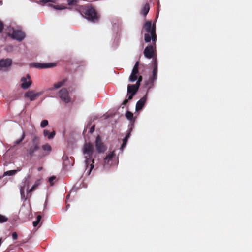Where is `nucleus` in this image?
I'll return each instance as SVG.
<instances>
[{"instance_id":"1","label":"nucleus","mask_w":252,"mask_h":252,"mask_svg":"<svg viewBox=\"0 0 252 252\" xmlns=\"http://www.w3.org/2000/svg\"><path fill=\"white\" fill-rule=\"evenodd\" d=\"M40 138L34 135L29 143L27 152L31 158L36 156L39 159L49 155L52 151V147L48 143L43 145L40 149Z\"/></svg>"},{"instance_id":"2","label":"nucleus","mask_w":252,"mask_h":252,"mask_svg":"<svg viewBox=\"0 0 252 252\" xmlns=\"http://www.w3.org/2000/svg\"><path fill=\"white\" fill-rule=\"evenodd\" d=\"M82 152L85 158V162L86 167L90 166L89 171V174H90L94 167V160L93 157L94 152V145L90 142L85 143L83 145Z\"/></svg>"},{"instance_id":"3","label":"nucleus","mask_w":252,"mask_h":252,"mask_svg":"<svg viewBox=\"0 0 252 252\" xmlns=\"http://www.w3.org/2000/svg\"><path fill=\"white\" fill-rule=\"evenodd\" d=\"M156 26L155 23H152L151 21H146L143 26L142 32H145L144 40L145 42L157 41V34L156 33Z\"/></svg>"},{"instance_id":"4","label":"nucleus","mask_w":252,"mask_h":252,"mask_svg":"<svg viewBox=\"0 0 252 252\" xmlns=\"http://www.w3.org/2000/svg\"><path fill=\"white\" fill-rule=\"evenodd\" d=\"M78 11L85 18L91 22L96 23L99 21V16L95 10L89 5L78 7Z\"/></svg>"},{"instance_id":"5","label":"nucleus","mask_w":252,"mask_h":252,"mask_svg":"<svg viewBox=\"0 0 252 252\" xmlns=\"http://www.w3.org/2000/svg\"><path fill=\"white\" fill-rule=\"evenodd\" d=\"M156 42L152 41V44L148 45L144 49V55L148 59L154 57L156 53Z\"/></svg>"},{"instance_id":"6","label":"nucleus","mask_w":252,"mask_h":252,"mask_svg":"<svg viewBox=\"0 0 252 252\" xmlns=\"http://www.w3.org/2000/svg\"><path fill=\"white\" fill-rule=\"evenodd\" d=\"M59 96L60 99L65 103H68L72 101L69 92L66 88H63L61 89L59 92Z\"/></svg>"},{"instance_id":"7","label":"nucleus","mask_w":252,"mask_h":252,"mask_svg":"<svg viewBox=\"0 0 252 252\" xmlns=\"http://www.w3.org/2000/svg\"><path fill=\"white\" fill-rule=\"evenodd\" d=\"M95 146L98 153H103L106 150V148L99 135L96 138Z\"/></svg>"},{"instance_id":"8","label":"nucleus","mask_w":252,"mask_h":252,"mask_svg":"<svg viewBox=\"0 0 252 252\" xmlns=\"http://www.w3.org/2000/svg\"><path fill=\"white\" fill-rule=\"evenodd\" d=\"M42 94V92L35 93L34 91L31 90L26 92L24 96L25 97L29 98L31 101H33L36 100Z\"/></svg>"},{"instance_id":"9","label":"nucleus","mask_w":252,"mask_h":252,"mask_svg":"<svg viewBox=\"0 0 252 252\" xmlns=\"http://www.w3.org/2000/svg\"><path fill=\"white\" fill-rule=\"evenodd\" d=\"M21 81L22 82L21 86L23 89H27L29 88L32 84V81L31 79L30 75L28 74L26 77H23L21 79Z\"/></svg>"},{"instance_id":"10","label":"nucleus","mask_w":252,"mask_h":252,"mask_svg":"<svg viewBox=\"0 0 252 252\" xmlns=\"http://www.w3.org/2000/svg\"><path fill=\"white\" fill-rule=\"evenodd\" d=\"M11 36L13 39L21 41L24 39L25 34L24 32L20 30H13Z\"/></svg>"},{"instance_id":"11","label":"nucleus","mask_w":252,"mask_h":252,"mask_svg":"<svg viewBox=\"0 0 252 252\" xmlns=\"http://www.w3.org/2000/svg\"><path fill=\"white\" fill-rule=\"evenodd\" d=\"M56 65V64L54 63H33L32 64L33 66L39 69L52 68L55 66Z\"/></svg>"},{"instance_id":"12","label":"nucleus","mask_w":252,"mask_h":252,"mask_svg":"<svg viewBox=\"0 0 252 252\" xmlns=\"http://www.w3.org/2000/svg\"><path fill=\"white\" fill-rule=\"evenodd\" d=\"M152 74L153 76L150 79L152 82H154L157 79L158 74V62L156 57H154L153 59V67Z\"/></svg>"},{"instance_id":"13","label":"nucleus","mask_w":252,"mask_h":252,"mask_svg":"<svg viewBox=\"0 0 252 252\" xmlns=\"http://www.w3.org/2000/svg\"><path fill=\"white\" fill-rule=\"evenodd\" d=\"M147 100V94L138 100L136 105V110H140L144 106Z\"/></svg>"},{"instance_id":"14","label":"nucleus","mask_w":252,"mask_h":252,"mask_svg":"<svg viewBox=\"0 0 252 252\" xmlns=\"http://www.w3.org/2000/svg\"><path fill=\"white\" fill-rule=\"evenodd\" d=\"M29 182L28 179L27 178H25L24 182V185L23 186H21V188H20V194H21V198H22V199H24L25 200H26L27 198V197H25V191H24L25 188V186H27V189H28Z\"/></svg>"},{"instance_id":"15","label":"nucleus","mask_w":252,"mask_h":252,"mask_svg":"<svg viewBox=\"0 0 252 252\" xmlns=\"http://www.w3.org/2000/svg\"><path fill=\"white\" fill-rule=\"evenodd\" d=\"M139 87L135 84H128L127 86V93L135 94L138 90Z\"/></svg>"},{"instance_id":"16","label":"nucleus","mask_w":252,"mask_h":252,"mask_svg":"<svg viewBox=\"0 0 252 252\" xmlns=\"http://www.w3.org/2000/svg\"><path fill=\"white\" fill-rule=\"evenodd\" d=\"M12 60L9 58L0 60V67H6L10 66L12 64Z\"/></svg>"},{"instance_id":"17","label":"nucleus","mask_w":252,"mask_h":252,"mask_svg":"<svg viewBox=\"0 0 252 252\" xmlns=\"http://www.w3.org/2000/svg\"><path fill=\"white\" fill-rule=\"evenodd\" d=\"M67 81L66 79H63V80L59 81L56 83H55L53 85V87L49 88V90L52 91L54 89H57L63 86L66 82Z\"/></svg>"},{"instance_id":"18","label":"nucleus","mask_w":252,"mask_h":252,"mask_svg":"<svg viewBox=\"0 0 252 252\" xmlns=\"http://www.w3.org/2000/svg\"><path fill=\"white\" fill-rule=\"evenodd\" d=\"M150 10L149 3H146L141 10V14L145 17L147 15Z\"/></svg>"},{"instance_id":"19","label":"nucleus","mask_w":252,"mask_h":252,"mask_svg":"<svg viewBox=\"0 0 252 252\" xmlns=\"http://www.w3.org/2000/svg\"><path fill=\"white\" fill-rule=\"evenodd\" d=\"M131 130H132V129H131L126 134V137L123 140V143H122V144L121 145V149L122 150H123L126 147V146L127 144L128 139L130 136V133H131Z\"/></svg>"},{"instance_id":"20","label":"nucleus","mask_w":252,"mask_h":252,"mask_svg":"<svg viewBox=\"0 0 252 252\" xmlns=\"http://www.w3.org/2000/svg\"><path fill=\"white\" fill-rule=\"evenodd\" d=\"M43 135L45 137L47 136L48 139H52L55 135V132L53 131L51 133L47 129H44L43 131Z\"/></svg>"},{"instance_id":"21","label":"nucleus","mask_w":252,"mask_h":252,"mask_svg":"<svg viewBox=\"0 0 252 252\" xmlns=\"http://www.w3.org/2000/svg\"><path fill=\"white\" fill-rule=\"evenodd\" d=\"M67 2L68 5L69 6H77L76 10L78 11V8L79 6H80V5H78V0H67Z\"/></svg>"},{"instance_id":"22","label":"nucleus","mask_w":252,"mask_h":252,"mask_svg":"<svg viewBox=\"0 0 252 252\" xmlns=\"http://www.w3.org/2000/svg\"><path fill=\"white\" fill-rule=\"evenodd\" d=\"M48 6L57 10H62L66 8V7L62 5H53L52 4H49Z\"/></svg>"},{"instance_id":"23","label":"nucleus","mask_w":252,"mask_h":252,"mask_svg":"<svg viewBox=\"0 0 252 252\" xmlns=\"http://www.w3.org/2000/svg\"><path fill=\"white\" fill-rule=\"evenodd\" d=\"M25 138V134L24 132H23L21 137L19 139L16 140L14 142V145L13 146L15 147V146L20 144L22 142V141Z\"/></svg>"},{"instance_id":"24","label":"nucleus","mask_w":252,"mask_h":252,"mask_svg":"<svg viewBox=\"0 0 252 252\" xmlns=\"http://www.w3.org/2000/svg\"><path fill=\"white\" fill-rule=\"evenodd\" d=\"M139 74L136 75V74L131 72V75L129 77V81L134 82L137 80Z\"/></svg>"},{"instance_id":"25","label":"nucleus","mask_w":252,"mask_h":252,"mask_svg":"<svg viewBox=\"0 0 252 252\" xmlns=\"http://www.w3.org/2000/svg\"><path fill=\"white\" fill-rule=\"evenodd\" d=\"M114 157V154L113 153H110L106 156V157L104 158V161L106 162L107 160L108 162L110 160H111Z\"/></svg>"},{"instance_id":"26","label":"nucleus","mask_w":252,"mask_h":252,"mask_svg":"<svg viewBox=\"0 0 252 252\" xmlns=\"http://www.w3.org/2000/svg\"><path fill=\"white\" fill-rule=\"evenodd\" d=\"M17 172L16 170H9L4 173L3 176H11L14 175Z\"/></svg>"},{"instance_id":"27","label":"nucleus","mask_w":252,"mask_h":252,"mask_svg":"<svg viewBox=\"0 0 252 252\" xmlns=\"http://www.w3.org/2000/svg\"><path fill=\"white\" fill-rule=\"evenodd\" d=\"M126 116L128 120L131 121L133 118V114L131 112L127 111L126 114Z\"/></svg>"},{"instance_id":"28","label":"nucleus","mask_w":252,"mask_h":252,"mask_svg":"<svg viewBox=\"0 0 252 252\" xmlns=\"http://www.w3.org/2000/svg\"><path fill=\"white\" fill-rule=\"evenodd\" d=\"M41 219V216L38 215L37 217L36 220L33 222V225L34 227H36V226H37V225L40 222Z\"/></svg>"},{"instance_id":"29","label":"nucleus","mask_w":252,"mask_h":252,"mask_svg":"<svg viewBox=\"0 0 252 252\" xmlns=\"http://www.w3.org/2000/svg\"><path fill=\"white\" fill-rule=\"evenodd\" d=\"M8 218L3 215L0 214V223H3L7 221Z\"/></svg>"},{"instance_id":"30","label":"nucleus","mask_w":252,"mask_h":252,"mask_svg":"<svg viewBox=\"0 0 252 252\" xmlns=\"http://www.w3.org/2000/svg\"><path fill=\"white\" fill-rule=\"evenodd\" d=\"M48 125V121L47 120H43L41 124H40V126L42 128L45 127L47 125Z\"/></svg>"},{"instance_id":"31","label":"nucleus","mask_w":252,"mask_h":252,"mask_svg":"<svg viewBox=\"0 0 252 252\" xmlns=\"http://www.w3.org/2000/svg\"><path fill=\"white\" fill-rule=\"evenodd\" d=\"M37 185H36V184L34 185L31 188V189L29 190H28V191L27 192V196H28L30 193H31L33 191H34L37 188Z\"/></svg>"},{"instance_id":"32","label":"nucleus","mask_w":252,"mask_h":252,"mask_svg":"<svg viewBox=\"0 0 252 252\" xmlns=\"http://www.w3.org/2000/svg\"><path fill=\"white\" fill-rule=\"evenodd\" d=\"M57 0H41V2L43 4H46L48 2L56 3Z\"/></svg>"},{"instance_id":"33","label":"nucleus","mask_w":252,"mask_h":252,"mask_svg":"<svg viewBox=\"0 0 252 252\" xmlns=\"http://www.w3.org/2000/svg\"><path fill=\"white\" fill-rule=\"evenodd\" d=\"M137 81L136 83V84L139 87L140 85V82L142 80V77L141 75H138V78H137Z\"/></svg>"},{"instance_id":"34","label":"nucleus","mask_w":252,"mask_h":252,"mask_svg":"<svg viewBox=\"0 0 252 252\" xmlns=\"http://www.w3.org/2000/svg\"><path fill=\"white\" fill-rule=\"evenodd\" d=\"M56 177L54 176H51L49 179V182L50 183V185L52 186L54 184L53 181L56 179Z\"/></svg>"},{"instance_id":"35","label":"nucleus","mask_w":252,"mask_h":252,"mask_svg":"<svg viewBox=\"0 0 252 252\" xmlns=\"http://www.w3.org/2000/svg\"><path fill=\"white\" fill-rule=\"evenodd\" d=\"M138 68H136V67H133V69L132 70V73L136 74V75L138 74Z\"/></svg>"},{"instance_id":"36","label":"nucleus","mask_w":252,"mask_h":252,"mask_svg":"<svg viewBox=\"0 0 252 252\" xmlns=\"http://www.w3.org/2000/svg\"><path fill=\"white\" fill-rule=\"evenodd\" d=\"M12 237L13 239L16 240L18 238V235L16 232H14L12 234Z\"/></svg>"},{"instance_id":"37","label":"nucleus","mask_w":252,"mask_h":252,"mask_svg":"<svg viewBox=\"0 0 252 252\" xmlns=\"http://www.w3.org/2000/svg\"><path fill=\"white\" fill-rule=\"evenodd\" d=\"M4 28L3 23L0 21V33L2 32Z\"/></svg>"},{"instance_id":"38","label":"nucleus","mask_w":252,"mask_h":252,"mask_svg":"<svg viewBox=\"0 0 252 252\" xmlns=\"http://www.w3.org/2000/svg\"><path fill=\"white\" fill-rule=\"evenodd\" d=\"M94 129H95V126L94 125H93L90 128V131H89V132L90 133H93L94 131Z\"/></svg>"},{"instance_id":"39","label":"nucleus","mask_w":252,"mask_h":252,"mask_svg":"<svg viewBox=\"0 0 252 252\" xmlns=\"http://www.w3.org/2000/svg\"><path fill=\"white\" fill-rule=\"evenodd\" d=\"M129 94V96H128V100H130V99H132L133 98V97L134 96V95L135 94H132V93H130V94Z\"/></svg>"},{"instance_id":"40","label":"nucleus","mask_w":252,"mask_h":252,"mask_svg":"<svg viewBox=\"0 0 252 252\" xmlns=\"http://www.w3.org/2000/svg\"><path fill=\"white\" fill-rule=\"evenodd\" d=\"M128 100L127 99H126L122 103V105H125L128 103Z\"/></svg>"},{"instance_id":"41","label":"nucleus","mask_w":252,"mask_h":252,"mask_svg":"<svg viewBox=\"0 0 252 252\" xmlns=\"http://www.w3.org/2000/svg\"><path fill=\"white\" fill-rule=\"evenodd\" d=\"M139 64V62L138 61L136 62V63H135L134 67H136V68H138Z\"/></svg>"},{"instance_id":"42","label":"nucleus","mask_w":252,"mask_h":252,"mask_svg":"<svg viewBox=\"0 0 252 252\" xmlns=\"http://www.w3.org/2000/svg\"><path fill=\"white\" fill-rule=\"evenodd\" d=\"M2 243V238H0V246H1Z\"/></svg>"}]
</instances>
